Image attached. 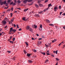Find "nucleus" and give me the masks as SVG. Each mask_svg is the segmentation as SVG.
<instances>
[{
    "mask_svg": "<svg viewBox=\"0 0 65 65\" xmlns=\"http://www.w3.org/2000/svg\"><path fill=\"white\" fill-rule=\"evenodd\" d=\"M10 32H11L12 34H13V33L12 32L13 31L14 33L15 32L17 31L15 29H13V28L12 27H11L10 28Z\"/></svg>",
    "mask_w": 65,
    "mask_h": 65,
    "instance_id": "nucleus-1",
    "label": "nucleus"
},
{
    "mask_svg": "<svg viewBox=\"0 0 65 65\" xmlns=\"http://www.w3.org/2000/svg\"><path fill=\"white\" fill-rule=\"evenodd\" d=\"M46 21L48 23H50V21H49V20H46Z\"/></svg>",
    "mask_w": 65,
    "mask_h": 65,
    "instance_id": "nucleus-22",
    "label": "nucleus"
},
{
    "mask_svg": "<svg viewBox=\"0 0 65 65\" xmlns=\"http://www.w3.org/2000/svg\"><path fill=\"white\" fill-rule=\"evenodd\" d=\"M15 4H16L14 3H13V6H14V5H15Z\"/></svg>",
    "mask_w": 65,
    "mask_h": 65,
    "instance_id": "nucleus-26",
    "label": "nucleus"
},
{
    "mask_svg": "<svg viewBox=\"0 0 65 65\" xmlns=\"http://www.w3.org/2000/svg\"><path fill=\"white\" fill-rule=\"evenodd\" d=\"M48 2V0H46L45 1V3H46V2Z\"/></svg>",
    "mask_w": 65,
    "mask_h": 65,
    "instance_id": "nucleus-41",
    "label": "nucleus"
},
{
    "mask_svg": "<svg viewBox=\"0 0 65 65\" xmlns=\"http://www.w3.org/2000/svg\"><path fill=\"white\" fill-rule=\"evenodd\" d=\"M43 12V11H41L40 12H38V14H40V13H42Z\"/></svg>",
    "mask_w": 65,
    "mask_h": 65,
    "instance_id": "nucleus-14",
    "label": "nucleus"
},
{
    "mask_svg": "<svg viewBox=\"0 0 65 65\" xmlns=\"http://www.w3.org/2000/svg\"><path fill=\"white\" fill-rule=\"evenodd\" d=\"M32 54H30L28 53L27 54V57H29L30 56H31V55H32Z\"/></svg>",
    "mask_w": 65,
    "mask_h": 65,
    "instance_id": "nucleus-4",
    "label": "nucleus"
},
{
    "mask_svg": "<svg viewBox=\"0 0 65 65\" xmlns=\"http://www.w3.org/2000/svg\"><path fill=\"white\" fill-rule=\"evenodd\" d=\"M39 31H42V28H39Z\"/></svg>",
    "mask_w": 65,
    "mask_h": 65,
    "instance_id": "nucleus-18",
    "label": "nucleus"
},
{
    "mask_svg": "<svg viewBox=\"0 0 65 65\" xmlns=\"http://www.w3.org/2000/svg\"><path fill=\"white\" fill-rule=\"evenodd\" d=\"M24 52L25 54H26V53H27V52L26 51V50H24Z\"/></svg>",
    "mask_w": 65,
    "mask_h": 65,
    "instance_id": "nucleus-27",
    "label": "nucleus"
},
{
    "mask_svg": "<svg viewBox=\"0 0 65 65\" xmlns=\"http://www.w3.org/2000/svg\"><path fill=\"white\" fill-rule=\"evenodd\" d=\"M43 0H38V3H41L42 1H43Z\"/></svg>",
    "mask_w": 65,
    "mask_h": 65,
    "instance_id": "nucleus-3",
    "label": "nucleus"
},
{
    "mask_svg": "<svg viewBox=\"0 0 65 65\" xmlns=\"http://www.w3.org/2000/svg\"><path fill=\"white\" fill-rule=\"evenodd\" d=\"M21 1H17V3H18V4H19V3H21Z\"/></svg>",
    "mask_w": 65,
    "mask_h": 65,
    "instance_id": "nucleus-25",
    "label": "nucleus"
},
{
    "mask_svg": "<svg viewBox=\"0 0 65 65\" xmlns=\"http://www.w3.org/2000/svg\"><path fill=\"white\" fill-rule=\"evenodd\" d=\"M10 43H12V44L13 43V41H10Z\"/></svg>",
    "mask_w": 65,
    "mask_h": 65,
    "instance_id": "nucleus-33",
    "label": "nucleus"
},
{
    "mask_svg": "<svg viewBox=\"0 0 65 65\" xmlns=\"http://www.w3.org/2000/svg\"><path fill=\"white\" fill-rule=\"evenodd\" d=\"M22 19L23 21H26V20H28V19L25 20V17H23Z\"/></svg>",
    "mask_w": 65,
    "mask_h": 65,
    "instance_id": "nucleus-11",
    "label": "nucleus"
},
{
    "mask_svg": "<svg viewBox=\"0 0 65 65\" xmlns=\"http://www.w3.org/2000/svg\"><path fill=\"white\" fill-rule=\"evenodd\" d=\"M28 62H29V63H31L32 62V61L30 60H28Z\"/></svg>",
    "mask_w": 65,
    "mask_h": 65,
    "instance_id": "nucleus-15",
    "label": "nucleus"
},
{
    "mask_svg": "<svg viewBox=\"0 0 65 65\" xmlns=\"http://www.w3.org/2000/svg\"><path fill=\"white\" fill-rule=\"evenodd\" d=\"M15 38H14L12 40L13 41H14L15 40Z\"/></svg>",
    "mask_w": 65,
    "mask_h": 65,
    "instance_id": "nucleus-34",
    "label": "nucleus"
},
{
    "mask_svg": "<svg viewBox=\"0 0 65 65\" xmlns=\"http://www.w3.org/2000/svg\"><path fill=\"white\" fill-rule=\"evenodd\" d=\"M48 59L46 60L45 61V63H47V62L48 61Z\"/></svg>",
    "mask_w": 65,
    "mask_h": 65,
    "instance_id": "nucleus-30",
    "label": "nucleus"
},
{
    "mask_svg": "<svg viewBox=\"0 0 65 65\" xmlns=\"http://www.w3.org/2000/svg\"><path fill=\"white\" fill-rule=\"evenodd\" d=\"M54 42H56L57 41V40L56 39H55L54 40Z\"/></svg>",
    "mask_w": 65,
    "mask_h": 65,
    "instance_id": "nucleus-50",
    "label": "nucleus"
},
{
    "mask_svg": "<svg viewBox=\"0 0 65 65\" xmlns=\"http://www.w3.org/2000/svg\"><path fill=\"white\" fill-rule=\"evenodd\" d=\"M12 4H13V2H11L10 4V5H12Z\"/></svg>",
    "mask_w": 65,
    "mask_h": 65,
    "instance_id": "nucleus-46",
    "label": "nucleus"
},
{
    "mask_svg": "<svg viewBox=\"0 0 65 65\" xmlns=\"http://www.w3.org/2000/svg\"><path fill=\"white\" fill-rule=\"evenodd\" d=\"M8 3H6V6H8Z\"/></svg>",
    "mask_w": 65,
    "mask_h": 65,
    "instance_id": "nucleus-45",
    "label": "nucleus"
},
{
    "mask_svg": "<svg viewBox=\"0 0 65 65\" xmlns=\"http://www.w3.org/2000/svg\"><path fill=\"white\" fill-rule=\"evenodd\" d=\"M14 27H16V25H15V24H14Z\"/></svg>",
    "mask_w": 65,
    "mask_h": 65,
    "instance_id": "nucleus-56",
    "label": "nucleus"
},
{
    "mask_svg": "<svg viewBox=\"0 0 65 65\" xmlns=\"http://www.w3.org/2000/svg\"><path fill=\"white\" fill-rule=\"evenodd\" d=\"M25 44H26V45H27L28 46V43L27 42H25Z\"/></svg>",
    "mask_w": 65,
    "mask_h": 65,
    "instance_id": "nucleus-31",
    "label": "nucleus"
},
{
    "mask_svg": "<svg viewBox=\"0 0 65 65\" xmlns=\"http://www.w3.org/2000/svg\"><path fill=\"white\" fill-rule=\"evenodd\" d=\"M30 26H28L26 27V29L27 30H29L30 29Z\"/></svg>",
    "mask_w": 65,
    "mask_h": 65,
    "instance_id": "nucleus-9",
    "label": "nucleus"
},
{
    "mask_svg": "<svg viewBox=\"0 0 65 65\" xmlns=\"http://www.w3.org/2000/svg\"><path fill=\"white\" fill-rule=\"evenodd\" d=\"M35 6L37 8H38L39 7V6H38V5H37V4H35Z\"/></svg>",
    "mask_w": 65,
    "mask_h": 65,
    "instance_id": "nucleus-10",
    "label": "nucleus"
},
{
    "mask_svg": "<svg viewBox=\"0 0 65 65\" xmlns=\"http://www.w3.org/2000/svg\"><path fill=\"white\" fill-rule=\"evenodd\" d=\"M42 54H43V55H45V52L42 53Z\"/></svg>",
    "mask_w": 65,
    "mask_h": 65,
    "instance_id": "nucleus-36",
    "label": "nucleus"
},
{
    "mask_svg": "<svg viewBox=\"0 0 65 65\" xmlns=\"http://www.w3.org/2000/svg\"><path fill=\"white\" fill-rule=\"evenodd\" d=\"M50 25L51 26H52V27H54V25L53 24H50Z\"/></svg>",
    "mask_w": 65,
    "mask_h": 65,
    "instance_id": "nucleus-21",
    "label": "nucleus"
},
{
    "mask_svg": "<svg viewBox=\"0 0 65 65\" xmlns=\"http://www.w3.org/2000/svg\"><path fill=\"white\" fill-rule=\"evenodd\" d=\"M11 1V0H8L7 1V2L8 3H10Z\"/></svg>",
    "mask_w": 65,
    "mask_h": 65,
    "instance_id": "nucleus-12",
    "label": "nucleus"
},
{
    "mask_svg": "<svg viewBox=\"0 0 65 65\" xmlns=\"http://www.w3.org/2000/svg\"><path fill=\"white\" fill-rule=\"evenodd\" d=\"M36 35L37 36H39V35L38 34H37Z\"/></svg>",
    "mask_w": 65,
    "mask_h": 65,
    "instance_id": "nucleus-59",
    "label": "nucleus"
},
{
    "mask_svg": "<svg viewBox=\"0 0 65 65\" xmlns=\"http://www.w3.org/2000/svg\"><path fill=\"white\" fill-rule=\"evenodd\" d=\"M19 31H21V30H22V28H20L19 29Z\"/></svg>",
    "mask_w": 65,
    "mask_h": 65,
    "instance_id": "nucleus-52",
    "label": "nucleus"
},
{
    "mask_svg": "<svg viewBox=\"0 0 65 65\" xmlns=\"http://www.w3.org/2000/svg\"><path fill=\"white\" fill-rule=\"evenodd\" d=\"M14 2L16 4V3H17V1H16V0H15L14 1Z\"/></svg>",
    "mask_w": 65,
    "mask_h": 65,
    "instance_id": "nucleus-37",
    "label": "nucleus"
},
{
    "mask_svg": "<svg viewBox=\"0 0 65 65\" xmlns=\"http://www.w3.org/2000/svg\"><path fill=\"white\" fill-rule=\"evenodd\" d=\"M35 26V28H37V26L36 25H34Z\"/></svg>",
    "mask_w": 65,
    "mask_h": 65,
    "instance_id": "nucleus-47",
    "label": "nucleus"
},
{
    "mask_svg": "<svg viewBox=\"0 0 65 65\" xmlns=\"http://www.w3.org/2000/svg\"><path fill=\"white\" fill-rule=\"evenodd\" d=\"M56 29H58L59 28L58 26H56Z\"/></svg>",
    "mask_w": 65,
    "mask_h": 65,
    "instance_id": "nucleus-48",
    "label": "nucleus"
},
{
    "mask_svg": "<svg viewBox=\"0 0 65 65\" xmlns=\"http://www.w3.org/2000/svg\"><path fill=\"white\" fill-rule=\"evenodd\" d=\"M10 17H11L12 16V13H10Z\"/></svg>",
    "mask_w": 65,
    "mask_h": 65,
    "instance_id": "nucleus-38",
    "label": "nucleus"
},
{
    "mask_svg": "<svg viewBox=\"0 0 65 65\" xmlns=\"http://www.w3.org/2000/svg\"><path fill=\"white\" fill-rule=\"evenodd\" d=\"M39 6L40 7H42V6H43V5L41 4H39Z\"/></svg>",
    "mask_w": 65,
    "mask_h": 65,
    "instance_id": "nucleus-17",
    "label": "nucleus"
},
{
    "mask_svg": "<svg viewBox=\"0 0 65 65\" xmlns=\"http://www.w3.org/2000/svg\"><path fill=\"white\" fill-rule=\"evenodd\" d=\"M45 46H46V47H48V45H46V44H45Z\"/></svg>",
    "mask_w": 65,
    "mask_h": 65,
    "instance_id": "nucleus-32",
    "label": "nucleus"
},
{
    "mask_svg": "<svg viewBox=\"0 0 65 65\" xmlns=\"http://www.w3.org/2000/svg\"><path fill=\"white\" fill-rule=\"evenodd\" d=\"M32 27H35V26L34 25H32Z\"/></svg>",
    "mask_w": 65,
    "mask_h": 65,
    "instance_id": "nucleus-63",
    "label": "nucleus"
},
{
    "mask_svg": "<svg viewBox=\"0 0 65 65\" xmlns=\"http://www.w3.org/2000/svg\"><path fill=\"white\" fill-rule=\"evenodd\" d=\"M10 39H11V38H12V37L11 36L10 37Z\"/></svg>",
    "mask_w": 65,
    "mask_h": 65,
    "instance_id": "nucleus-58",
    "label": "nucleus"
},
{
    "mask_svg": "<svg viewBox=\"0 0 65 65\" xmlns=\"http://www.w3.org/2000/svg\"><path fill=\"white\" fill-rule=\"evenodd\" d=\"M40 28H42V25L40 24Z\"/></svg>",
    "mask_w": 65,
    "mask_h": 65,
    "instance_id": "nucleus-23",
    "label": "nucleus"
},
{
    "mask_svg": "<svg viewBox=\"0 0 65 65\" xmlns=\"http://www.w3.org/2000/svg\"><path fill=\"white\" fill-rule=\"evenodd\" d=\"M62 12H60V15H61V14H62Z\"/></svg>",
    "mask_w": 65,
    "mask_h": 65,
    "instance_id": "nucleus-60",
    "label": "nucleus"
},
{
    "mask_svg": "<svg viewBox=\"0 0 65 65\" xmlns=\"http://www.w3.org/2000/svg\"><path fill=\"white\" fill-rule=\"evenodd\" d=\"M35 17H39V14H36V15H35Z\"/></svg>",
    "mask_w": 65,
    "mask_h": 65,
    "instance_id": "nucleus-13",
    "label": "nucleus"
},
{
    "mask_svg": "<svg viewBox=\"0 0 65 65\" xmlns=\"http://www.w3.org/2000/svg\"><path fill=\"white\" fill-rule=\"evenodd\" d=\"M46 55H50V53H46Z\"/></svg>",
    "mask_w": 65,
    "mask_h": 65,
    "instance_id": "nucleus-51",
    "label": "nucleus"
},
{
    "mask_svg": "<svg viewBox=\"0 0 65 65\" xmlns=\"http://www.w3.org/2000/svg\"><path fill=\"white\" fill-rule=\"evenodd\" d=\"M29 30L30 31H31V32H33V29H32L31 28H30Z\"/></svg>",
    "mask_w": 65,
    "mask_h": 65,
    "instance_id": "nucleus-6",
    "label": "nucleus"
},
{
    "mask_svg": "<svg viewBox=\"0 0 65 65\" xmlns=\"http://www.w3.org/2000/svg\"><path fill=\"white\" fill-rule=\"evenodd\" d=\"M32 51L33 52H37V51H36V50H35L34 49L32 50Z\"/></svg>",
    "mask_w": 65,
    "mask_h": 65,
    "instance_id": "nucleus-19",
    "label": "nucleus"
},
{
    "mask_svg": "<svg viewBox=\"0 0 65 65\" xmlns=\"http://www.w3.org/2000/svg\"><path fill=\"white\" fill-rule=\"evenodd\" d=\"M27 3V1H23V3Z\"/></svg>",
    "mask_w": 65,
    "mask_h": 65,
    "instance_id": "nucleus-28",
    "label": "nucleus"
},
{
    "mask_svg": "<svg viewBox=\"0 0 65 65\" xmlns=\"http://www.w3.org/2000/svg\"><path fill=\"white\" fill-rule=\"evenodd\" d=\"M8 8V7L7 8L6 7H5V8H6V9H7V8Z\"/></svg>",
    "mask_w": 65,
    "mask_h": 65,
    "instance_id": "nucleus-62",
    "label": "nucleus"
},
{
    "mask_svg": "<svg viewBox=\"0 0 65 65\" xmlns=\"http://www.w3.org/2000/svg\"><path fill=\"white\" fill-rule=\"evenodd\" d=\"M17 59V58L16 57H14L13 58H12V60H13L14 61V60H15V59Z\"/></svg>",
    "mask_w": 65,
    "mask_h": 65,
    "instance_id": "nucleus-7",
    "label": "nucleus"
},
{
    "mask_svg": "<svg viewBox=\"0 0 65 65\" xmlns=\"http://www.w3.org/2000/svg\"><path fill=\"white\" fill-rule=\"evenodd\" d=\"M31 1L30 0H28V2H31Z\"/></svg>",
    "mask_w": 65,
    "mask_h": 65,
    "instance_id": "nucleus-57",
    "label": "nucleus"
},
{
    "mask_svg": "<svg viewBox=\"0 0 65 65\" xmlns=\"http://www.w3.org/2000/svg\"><path fill=\"white\" fill-rule=\"evenodd\" d=\"M3 3H4V2H2V3H1V5H3L4 4Z\"/></svg>",
    "mask_w": 65,
    "mask_h": 65,
    "instance_id": "nucleus-20",
    "label": "nucleus"
},
{
    "mask_svg": "<svg viewBox=\"0 0 65 65\" xmlns=\"http://www.w3.org/2000/svg\"><path fill=\"white\" fill-rule=\"evenodd\" d=\"M48 8H50V6H52V5H51V4H50L48 5Z\"/></svg>",
    "mask_w": 65,
    "mask_h": 65,
    "instance_id": "nucleus-24",
    "label": "nucleus"
},
{
    "mask_svg": "<svg viewBox=\"0 0 65 65\" xmlns=\"http://www.w3.org/2000/svg\"><path fill=\"white\" fill-rule=\"evenodd\" d=\"M34 58H36V55H34Z\"/></svg>",
    "mask_w": 65,
    "mask_h": 65,
    "instance_id": "nucleus-42",
    "label": "nucleus"
},
{
    "mask_svg": "<svg viewBox=\"0 0 65 65\" xmlns=\"http://www.w3.org/2000/svg\"><path fill=\"white\" fill-rule=\"evenodd\" d=\"M6 1H4V4L5 5V4H6Z\"/></svg>",
    "mask_w": 65,
    "mask_h": 65,
    "instance_id": "nucleus-29",
    "label": "nucleus"
},
{
    "mask_svg": "<svg viewBox=\"0 0 65 65\" xmlns=\"http://www.w3.org/2000/svg\"><path fill=\"white\" fill-rule=\"evenodd\" d=\"M56 59L57 61H59V59L58 58H56Z\"/></svg>",
    "mask_w": 65,
    "mask_h": 65,
    "instance_id": "nucleus-44",
    "label": "nucleus"
},
{
    "mask_svg": "<svg viewBox=\"0 0 65 65\" xmlns=\"http://www.w3.org/2000/svg\"><path fill=\"white\" fill-rule=\"evenodd\" d=\"M29 10V9L28 8L24 10V11L26 12V11H27V10Z\"/></svg>",
    "mask_w": 65,
    "mask_h": 65,
    "instance_id": "nucleus-16",
    "label": "nucleus"
},
{
    "mask_svg": "<svg viewBox=\"0 0 65 65\" xmlns=\"http://www.w3.org/2000/svg\"><path fill=\"white\" fill-rule=\"evenodd\" d=\"M16 26H17V28H18V29H19V25H16Z\"/></svg>",
    "mask_w": 65,
    "mask_h": 65,
    "instance_id": "nucleus-40",
    "label": "nucleus"
},
{
    "mask_svg": "<svg viewBox=\"0 0 65 65\" xmlns=\"http://www.w3.org/2000/svg\"><path fill=\"white\" fill-rule=\"evenodd\" d=\"M2 24H6V21H5L4 20L2 21Z\"/></svg>",
    "mask_w": 65,
    "mask_h": 65,
    "instance_id": "nucleus-2",
    "label": "nucleus"
},
{
    "mask_svg": "<svg viewBox=\"0 0 65 65\" xmlns=\"http://www.w3.org/2000/svg\"><path fill=\"white\" fill-rule=\"evenodd\" d=\"M61 6H59V8L60 9H61Z\"/></svg>",
    "mask_w": 65,
    "mask_h": 65,
    "instance_id": "nucleus-55",
    "label": "nucleus"
},
{
    "mask_svg": "<svg viewBox=\"0 0 65 65\" xmlns=\"http://www.w3.org/2000/svg\"><path fill=\"white\" fill-rule=\"evenodd\" d=\"M65 47V45H63V48H64V47Z\"/></svg>",
    "mask_w": 65,
    "mask_h": 65,
    "instance_id": "nucleus-61",
    "label": "nucleus"
},
{
    "mask_svg": "<svg viewBox=\"0 0 65 65\" xmlns=\"http://www.w3.org/2000/svg\"><path fill=\"white\" fill-rule=\"evenodd\" d=\"M54 10L55 11H57V10H56V9H57V7H55L54 8Z\"/></svg>",
    "mask_w": 65,
    "mask_h": 65,
    "instance_id": "nucleus-5",
    "label": "nucleus"
},
{
    "mask_svg": "<svg viewBox=\"0 0 65 65\" xmlns=\"http://www.w3.org/2000/svg\"><path fill=\"white\" fill-rule=\"evenodd\" d=\"M17 9H19V10H21V8H16Z\"/></svg>",
    "mask_w": 65,
    "mask_h": 65,
    "instance_id": "nucleus-53",
    "label": "nucleus"
},
{
    "mask_svg": "<svg viewBox=\"0 0 65 65\" xmlns=\"http://www.w3.org/2000/svg\"><path fill=\"white\" fill-rule=\"evenodd\" d=\"M57 52H58V51H56L55 52V53H56V54H57V53H58Z\"/></svg>",
    "mask_w": 65,
    "mask_h": 65,
    "instance_id": "nucleus-43",
    "label": "nucleus"
},
{
    "mask_svg": "<svg viewBox=\"0 0 65 65\" xmlns=\"http://www.w3.org/2000/svg\"><path fill=\"white\" fill-rule=\"evenodd\" d=\"M7 11H10V9H8L7 10Z\"/></svg>",
    "mask_w": 65,
    "mask_h": 65,
    "instance_id": "nucleus-54",
    "label": "nucleus"
},
{
    "mask_svg": "<svg viewBox=\"0 0 65 65\" xmlns=\"http://www.w3.org/2000/svg\"><path fill=\"white\" fill-rule=\"evenodd\" d=\"M14 20V18H13L11 20V22H13V20Z\"/></svg>",
    "mask_w": 65,
    "mask_h": 65,
    "instance_id": "nucleus-8",
    "label": "nucleus"
},
{
    "mask_svg": "<svg viewBox=\"0 0 65 65\" xmlns=\"http://www.w3.org/2000/svg\"><path fill=\"white\" fill-rule=\"evenodd\" d=\"M11 10H12V11H13V8H11Z\"/></svg>",
    "mask_w": 65,
    "mask_h": 65,
    "instance_id": "nucleus-39",
    "label": "nucleus"
},
{
    "mask_svg": "<svg viewBox=\"0 0 65 65\" xmlns=\"http://www.w3.org/2000/svg\"><path fill=\"white\" fill-rule=\"evenodd\" d=\"M34 12H33L32 11V12H30L29 13V14H32V13H33Z\"/></svg>",
    "mask_w": 65,
    "mask_h": 65,
    "instance_id": "nucleus-35",
    "label": "nucleus"
},
{
    "mask_svg": "<svg viewBox=\"0 0 65 65\" xmlns=\"http://www.w3.org/2000/svg\"><path fill=\"white\" fill-rule=\"evenodd\" d=\"M7 52L8 53H11V52H10V51H7Z\"/></svg>",
    "mask_w": 65,
    "mask_h": 65,
    "instance_id": "nucleus-49",
    "label": "nucleus"
},
{
    "mask_svg": "<svg viewBox=\"0 0 65 65\" xmlns=\"http://www.w3.org/2000/svg\"><path fill=\"white\" fill-rule=\"evenodd\" d=\"M63 28L65 30V26L63 27Z\"/></svg>",
    "mask_w": 65,
    "mask_h": 65,
    "instance_id": "nucleus-64",
    "label": "nucleus"
}]
</instances>
